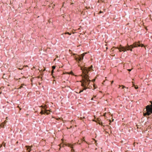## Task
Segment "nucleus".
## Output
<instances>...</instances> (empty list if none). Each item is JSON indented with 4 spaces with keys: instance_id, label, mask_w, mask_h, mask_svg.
Masks as SVG:
<instances>
[{
    "instance_id": "1",
    "label": "nucleus",
    "mask_w": 152,
    "mask_h": 152,
    "mask_svg": "<svg viewBox=\"0 0 152 152\" xmlns=\"http://www.w3.org/2000/svg\"><path fill=\"white\" fill-rule=\"evenodd\" d=\"M86 54V53H84L80 55L74 56V58L78 63V65L80 67L82 72L83 80L81 82V86L83 87L84 90H86L88 88L90 89L92 87L91 86H89L91 80L89 78L88 72L89 71L92 70L93 67L92 65H91L89 67H86L84 66H81L79 64L80 62H81L83 60Z\"/></svg>"
},
{
    "instance_id": "2",
    "label": "nucleus",
    "mask_w": 152,
    "mask_h": 152,
    "mask_svg": "<svg viewBox=\"0 0 152 152\" xmlns=\"http://www.w3.org/2000/svg\"><path fill=\"white\" fill-rule=\"evenodd\" d=\"M144 45L142 43H140L139 41L135 42L132 45L130 46H129L128 45H127V47H125L121 45H120L119 47H113V48L118 49L121 52L123 51L125 52L126 49L128 50H132V49L134 48L137 47H144Z\"/></svg>"
},
{
    "instance_id": "3",
    "label": "nucleus",
    "mask_w": 152,
    "mask_h": 152,
    "mask_svg": "<svg viewBox=\"0 0 152 152\" xmlns=\"http://www.w3.org/2000/svg\"><path fill=\"white\" fill-rule=\"evenodd\" d=\"M150 102L151 104L148 105L145 107L146 111L143 113L144 115L145 116H149L152 114V101H151Z\"/></svg>"
},
{
    "instance_id": "4",
    "label": "nucleus",
    "mask_w": 152,
    "mask_h": 152,
    "mask_svg": "<svg viewBox=\"0 0 152 152\" xmlns=\"http://www.w3.org/2000/svg\"><path fill=\"white\" fill-rule=\"evenodd\" d=\"M41 111L40 113L42 115L46 114L48 115L50 113L49 110L47 109L48 107L46 106H41Z\"/></svg>"
},
{
    "instance_id": "5",
    "label": "nucleus",
    "mask_w": 152,
    "mask_h": 152,
    "mask_svg": "<svg viewBox=\"0 0 152 152\" xmlns=\"http://www.w3.org/2000/svg\"><path fill=\"white\" fill-rule=\"evenodd\" d=\"M66 145L69 147H70L71 149V151H72V152H74V150L73 149V145L70 144H69V143H68L67 144V145Z\"/></svg>"
},
{
    "instance_id": "6",
    "label": "nucleus",
    "mask_w": 152,
    "mask_h": 152,
    "mask_svg": "<svg viewBox=\"0 0 152 152\" xmlns=\"http://www.w3.org/2000/svg\"><path fill=\"white\" fill-rule=\"evenodd\" d=\"M26 148L27 150V152H30L31 150V147L30 146H26Z\"/></svg>"
},
{
    "instance_id": "7",
    "label": "nucleus",
    "mask_w": 152,
    "mask_h": 152,
    "mask_svg": "<svg viewBox=\"0 0 152 152\" xmlns=\"http://www.w3.org/2000/svg\"><path fill=\"white\" fill-rule=\"evenodd\" d=\"M7 122V121H5L4 122H2V125H3V126H2V127L4 128L5 125L6 124V123Z\"/></svg>"
},
{
    "instance_id": "8",
    "label": "nucleus",
    "mask_w": 152,
    "mask_h": 152,
    "mask_svg": "<svg viewBox=\"0 0 152 152\" xmlns=\"http://www.w3.org/2000/svg\"><path fill=\"white\" fill-rule=\"evenodd\" d=\"M133 86L134 88L135 89H137L138 88V86H137L135 85H133Z\"/></svg>"
},
{
    "instance_id": "9",
    "label": "nucleus",
    "mask_w": 152,
    "mask_h": 152,
    "mask_svg": "<svg viewBox=\"0 0 152 152\" xmlns=\"http://www.w3.org/2000/svg\"><path fill=\"white\" fill-rule=\"evenodd\" d=\"M83 90H84L83 89L80 90L79 92V93H80L83 92Z\"/></svg>"
},
{
    "instance_id": "10",
    "label": "nucleus",
    "mask_w": 152,
    "mask_h": 152,
    "mask_svg": "<svg viewBox=\"0 0 152 152\" xmlns=\"http://www.w3.org/2000/svg\"><path fill=\"white\" fill-rule=\"evenodd\" d=\"M124 88H125V87L124 86H122V89Z\"/></svg>"
},
{
    "instance_id": "11",
    "label": "nucleus",
    "mask_w": 152,
    "mask_h": 152,
    "mask_svg": "<svg viewBox=\"0 0 152 152\" xmlns=\"http://www.w3.org/2000/svg\"><path fill=\"white\" fill-rule=\"evenodd\" d=\"M96 97V96H94L93 98H95Z\"/></svg>"
},
{
    "instance_id": "12",
    "label": "nucleus",
    "mask_w": 152,
    "mask_h": 152,
    "mask_svg": "<svg viewBox=\"0 0 152 152\" xmlns=\"http://www.w3.org/2000/svg\"><path fill=\"white\" fill-rule=\"evenodd\" d=\"M3 124L2 125V123L1 124V126L2 127V126H3Z\"/></svg>"
},
{
    "instance_id": "13",
    "label": "nucleus",
    "mask_w": 152,
    "mask_h": 152,
    "mask_svg": "<svg viewBox=\"0 0 152 152\" xmlns=\"http://www.w3.org/2000/svg\"><path fill=\"white\" fill-rule=\"evenodd\" d=\"M4 146L5 147V143H4Z\"/></svg>"
},
{
    "instance_id": "14",
    "label": "nucleus",
    "mask_w": 152,
    "mask_h": 152,
    "mask_svg": "<svg viewBox=\"0 0 152 152\" xmlns=\"http://www.w3.org/2000/svg\"><path fill=\"white\" fill-rule=\"evenodd\" d=\"M91 100H93V98H92L91 99Z\"/></svg>"
},
{
    "instance_id": "15",
    "label": "nucleus",
    "mask_w": 152,
    "mask_h": 152,
    "mask_svg": "<svg viewBox=\"0 0 152 152\" xmlns=\"http://www.w3.org/2000/svg\"><path fill=\"white\" fill-rule=\"evenodd\" d=\"M94 89H95V88H96L95 87V86H94Z\"/></svg>"
},
{
    "instance_id": "16",
    "label": "nucleus",
    "mask_w": 152,
    "mask_h": 152,
    "mask_svg": "<svg viewBox=\"0 0 152 152\" xmlns=\"http://www.w3.org/2000/svg\"><path fill=\"white\" fill-rule=\"evenodd\" d=\"M2 146V145H0V147H1Z\"/></svg>"
},
{
    "instance_id": "17",
    "label": "nucleus",
    "mask_w": 152,
    "mask_h": 152,
    "mask_svg": "<svg viewBox=\"0 0 152 152\" xmlns=\"http://www.w3.org/2000/svg\"><path fill=\"white\" fill-rule=\"evenodd\" d=\"M95 80H93V81L94 82Z\"/></svg>"
},
{
    "instance_id": "18",
    "label": "nucleus",
    "mask_w": 152,
    "mask_h": 152,
    "mask_svg": "<svg viewBox=\"0 0 152 152\" xmlns=\"http://www.w3.org/2000/svg\"><path fill=\"white\" fill-rule=\"evenodd\" d=\"M53 68H54V69H55V67H53Z\"/></svg>"
},
{
    "instance_id": "19",
    "label": "nucleus",
    "mask_w": 152,
    "mask_h": 152,
    "mask_svg": "<svg viewBox=\"0 0 152 152\" xmlns=\"http://www.w3.org/2000/svg\"><path fill=\"white\" fill-rule=\"evenodd\" d=\"M53 68H54V69H55V67H53Z\"/></svg>"
}]
</instances>
